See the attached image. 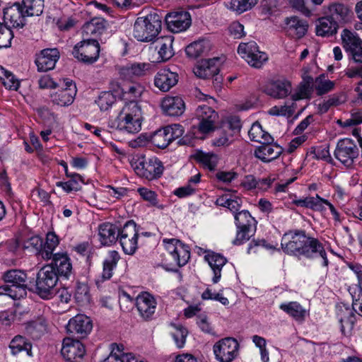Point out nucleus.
Returning a JSON list of instances; mask_svg holds the SVG:
<instances>
[{
    "mask_svg": "<svg viewBox=\"0 0 362 362\" xmlns=\"http://www.w3.org/2000/svg\"><path fill=\"white\" fill-rule=\"evenodd\" d=\"M281 247L286 254L298 257L313 258L318 254L322 258V265H328L327 253L322 243L307 235L303 230H293L284 233Z\"/></svg>",
    "mask_w": 362,
    "mask_h": 362,
    "instance_id": "f257e3e1",
    "label": "nucleus"
},
{
    "mask_svg": "<svg viewBox=\"0 0 362 362\" xmlns=\"http://www.w3.org/2000/svg\"><path fill=\"white\" fill-rule=\"evenodd\" d=\"M142 111L138 103L129 102L124 105L117 117L110 119L108 127L123 132L135 134L141 129Z\"/></svg>",
    "mask_w": 362,
    "mask_h": 362,
    "instance_id": "f03ea898",
    "label": "nucleus"
},
{
    "mask_svg": "<svg viewBox=\"0 0 362 362\" xmlns=\"http://www.w3.org/2000/svg\"><path fill=\"white\" fill-rule=\"evenodd\" d=\"M161 28V16L156 12H151L136 18L133 27V36L140 42H152L160 33Z\"/></svg>",
    "mask_w": 362,
    "mask_h": 362,
    "instance_id": "7ed1b4c3",
    "label": "nucleus"
},
{
    "mask_svg": "<svg viewBox=\"0 0 362 362\" xmlns=\"http://www.w3.org/2000/svg\"><path fill=\"white\" fill-rule=\"evenodd\" d=\"M135 173L148 180L159 178L163 173L162 162L156 157L146 158L144 155H136L130 162Z\"/></svg>",
    "mask_w": 362,
    "mask_h": 362,
    "instance_id": "20e7f679",
    "label": "nucleus"
},
{
    "mask_svg": "<svg viewBox=\"0 0 362 362\" xmlns=\"http://www.w3.org/2000/svg\"><path fill=\"white\" fill-rule=\"evenodd\" d=\"M59 276L52 264H45L37 274L36 291L44 299H49L54 295V287Z\"/></svg>",
    "mask_w": 362,
    "mask_h": 362,
    "instance_id": "39448f33",
    "label": "nucleus"
},
{
    "mask_svg": "<svg viewBox=\"0 0 362 362\" xmlns=\"http://www.w3.org/2000/svg\"><path fill=\"white\" fill-rule=\"evenodd\" d=\"M100 46L95 39H86L76 43L73 47L71 54L79 62L85 64H93L100 57Z\"/></svg>",
    "mask_w": 362,
    "mask_h": 362,
    "instance_id": "423d86ee",
    "label": "nucleus"
},
{
    "mask_svg": "<svg viewBox=\"0 0 362 362\" xmlns=\"http://www.w3.org/2000/svg\"><path fill=\"white\" fill-rule=\"evenodd\" d=\"M240 128L241 122L238 117L230 116L224 118L218 130L217 136L212 140V144L218 147L230 145L234 140L235 134Z\"/></svg>",
    "mask_w": 362,
    "mask_h": 362,
    "instance_id": "0eeeda50",
    "label": "nucleus"
},
{
    "mask_svg": "<svg viewBox=\"0 0 362 362\" xmlns=\"http://www.w3.org/2000/svg\"><path fill=\"white\" fill-rule=\"evenodd\" d=\"M139 230L133 221H127L119 230L117 240L126 255H134L138 248Z\"/></svg>",
    "mask_w": 362,
    "mask_h": 362,
    "instance_id": "6e6552de",
    "label": "nucleus"
},
{
    "mask_svg": "<svg viewBox=\"0 0 362 362\" xmlns=\"http://www.w3.org/2000/svg\"><path fill=\"white\" fill-rule=\"evenodd\" d=\"M184 129L180 124H173L155 132L150 137V141L158 148H166L173 141L180 138Z\"/></svg>",
    "mask_w": 362,
    "mask_h": 362,
    "instance_id": "1a4fd4ad",
    "label": "nucleus"
},
{
    "mask_svg": "<svg viewBox=\"0 0 362 362\" xmlns=\"http://www.w3.org/2000/svg\"><path fill=\"white\" fill-rule=\"evenodd\" d=\"M162 243L177 266L183 267L188 262L190 250L187 245L176 238H163Z\"/></svg>",
    "mask_w": 362,
    "mask_h": 362,
    "instance_id": "9d476101",
    "label": "nucleus"
},
{
    "mask_svg": "<svg viewBox=\"0 0 362 362\" xmlns=\"http://www.w3.org/2000/svg\"><path fill=\"white\" fill-rule=\"evenodd\" d=\"M195 114L199 121L197 127L199 133L206 135L215 130L218 115L214 109L207 105H199Z\"/></svg>",
    "mask_w": 362,
    "mask_h": 362,
    "instance_id": "9b49d317",
    "label": "nucleus"
},
{
    "mask_svg": "<svg viewBox=\"0 0 362 362\" xmlns=\"http://www.w3.org/2000/svg\"><path fill=\"white\" fill-rule=\"evenodd\" d=\"M239 344L231 337L222 339L213 347L216 358L220 362H231L238 354Z\"/></svg>",
    "mask_w": 362,
    "mask_h": 362,
    "instance_id": "f8f14e48",
    "label": "nucleus"
},
{
    "mask_svg": "<svg viewBox=\"0 0 362 362\" xmlns=\"http://www.w3.org/2000/svg\"><path fill=\"white\" fill-rule=\"evenodd\" d=\"M358 153L357 146L347 138L339 141L334 151L335 158L347 167L353 164Z\"/></svg>",
    "mask_w": 362,
    "mask_h": 362,
    "instance_id": "ddd939ff",
    "label": "nucleus"
},
{
    "mask_svg": "<svg viewBox=\"0 0 362 362\" xmlns=\"http://www.w3.org/2000/svg\"><path fill=\"white\" fill-rule=\"evenodd\" d=\"M61 89L51 95L54 103L60 106L71 105L74 100L77 90L72 80L64 78L59 80V86Z\"/></svg>",
    "mask_w": 362,
    "mask_h": 362,
    "instance_id": "4468645a",
    "label": "nucleus"
},
{
    "mask_svg": "<svg viewBox=\"0 0 362 362\" xmlns=\"http://www.w3.org/2000/svg\"><path fill=\"white\" fill-rule=\"evenodd\" d=\"M66 329L69 334L83 339L90 333L92 320L86 315L78 314L69 320Z\"/></svg>",
    "mask_w": 362,
    "mask_h": 362,
    "instance_id": "2eb2a0df",
    "label": "nucleus"
},
{
    "mask_svg": "<svg viewBox=\"0 0 362 362\" xmlns=\"http://www.w3.org/2000/svg\"><path fill=\"white\" fill-rule=\"evenodd\" d=\"M61 354L67 362H80L85 356L86 349L80 341L66 337L63 340Z\"/></svg>",
    "mask_w": 362,
    "mask_h": 362,
    "instance_id": "dca6fc26",
    "label": "nucleus"
},
{
    "mask_svg": "<svg viewBox=\"0 0 362 362\" xmlns=\"http://www.w3.org/2000/svg\"><path fill=\"white\" fill-rule=\"evenodd\" d=\"M154 65L148 62H134L118 68L119 76L126 80L140 78L151 74Z\"/></svg>",
    "mask_w": 362,
    "mask_h": 362,
    "instance_id": "f3484780",
    "label": "nucleus"
},
{
    "mask_svg": "<svg viewBox=\"0 0 362 362\" xmlns=\"http://www.w3.org/2000/svg\"><path fill=\"white\" fill-rule=\"evenodd\" d=\"M136 306L141 317L149 321L153 317L157 302L153 295L148 292H142L136 298Z\"/></svg>",
    "mask_w": 362,
    "mask_h": 362,
    "instance_id": "a211bd4d",
    "label": "nucleus"
},
{
    "mask_svg": "<svg viewBox=\"0 0 362 362\" xmlns=\"http://www.w3.org/2000/svg\"><path fill=\"white\" fill-rule=\"evenodd\" d=\"M292 90L291 83L286 78L269 81L264 87V92L268 95L277 98H284Z\"/></svg>",
    "mask_w": 362,
    "mask_h": 362,
    "instance_id": "6ab92c4d",
    "label": "nucleus"
},
{
    "mask_svg": "<svg viewBox=\"0 0 362 362\" xmlns=\"http://www.w3.org/2000/svg\"><path fill=\"white\" fill-rule=\"evenodd\" d=\"M168 28L173 33L186 30L191 25V16L187 11L170 13L166 15Z\"/></svg>",
    "mask_w": 362,
    "mask_h": 362,
    "instance_id": "aec40b11",
    "label": "nucleus"
},
{
    "mask_svg": "<svg viewBox=\"0 0 362 362\" xmlns=\"http://www.w3.org/2000/svg\"><path fill=\"white\" fill-rule=\"evenodd\" d=\"M282 148L273 142L262 143L255 148L254 156L262 162L268 163L277 159L282 153Z\"/></svg>",
    "mask_w": 362,
    "mask_h": 362,
    "instance_id": "412c9836",
    "label": "nucleus"
},
{
    "mask_svg": "<svg viewBox=\"0 0 362 362\" xmlns=\"http://www.w3.org/2000/svg\"><path fill=\"white\" fill-rule=\"evenodd\" d=\"M257 45L255 42L251 41L247 43H240L238 48V53L243 58L247 64L255 68H260L267 61V54L259 56V59L254 60L252 55L257 52Z\"/></svg>",
    "mask_w": 362,
    "mask_h": 362,
    "instance_id": "4be33fe9",
    "label": "nucleus"
},
{
    "mask_svg": "<svg viewBox=\"0 0 362 362\" xmlns=\"http://www.w3.org/2000/svg\"><path fill=\"white\" fill-rule=\"evenodd\" d=\"M178 82V74L164 68L158 71L154 77V85L160 90L166 92L175 86Z\"/></svg>",
    "mask_w": 362,
    "mask_h": 362,
    "instance_id": "5701e85b",
    "label": "nucleus"
},
{
    "mask_svg": "<svg viewBox=\"0 0 362 362\" xmlns=\"http://www.w3.org/2000/svg\"><path fill=\"white\" fill-rule=\"evenodd\" d=\"M59 59V52L57 49H43L35 60L37 70L45 72L53 69Z\"/></svg>",
    "mask_w": 362,
    "mask_h": 362,
    "instance_id": "b1692460",
    "label": "nucleus"
},
{
    "mask_svg": "<svg viewBox=\"0 0 362 362\" xmlns=\"http://www.w3.org/2000/svg\"><path fill=\"white\" fill-rule=\"evenodd\" d=\"M27 16L19 3H15L4 9V19L6 23L13 27H23L24 18Z\"/></svg>",
    "mask_w": 362,
    "mask_h": 362,
    "instance_id": "393cba45",
    "label": "nucleus"
},
{
    "mask_svg": "<svg viewBox=\"0 0 362 362\" xmlns=\"http://www.w3.org/2000/svg\"><path fill=\"white\" fill-rule=\"evenodd\" d=\"M49 264H52V267L57 271L58 276L69 278L72 273L71 259L66 252L55 253L53 260Z\"/></svg>",
    "mask_w": 362,
    "mask_h": 362,
    "instance_id": "a878e982",
    "label": "nucleus"
},
{
    "mask_svg": "<svg viewBox=\"0 0 362 362\" xmlns=\"http://www.w3.org/2000/svg\"><path fill=\"white\" fill-rule=\"evenodd\" d=\"M204 259L208 262L213 272L214 276L211 279L212 282L217 284L221 280V271L227 263V259L222 255L214 252H207L204 256Z\"/></svg>",
    "mask_w": 362,
    "mask_h": 362,
    "instance_id": "bb28decb",
    "label": "nucleus"
},
{
    "mask_svg": "<svg viewBox=\"0 0 362 362\" xmlns=\"http://www.w3.org/2000/svg\"><path fill=\"white\" fill-rule=\"evenodd\" d=\"M163 111L170 116H180L185 110V103L180 96H167L161 102Z\"/></svg>",
    "mask_w": 362,
    "mask_h": 362,
    "instance_id": "cd10ccee",
    "label": "nucleus"
},
{
    "mask_svg": "<svg viewBox=\"0 0 362 362\" xmlns=\"http://www.w3.org/2000/svg\"><path fill=\"white\" fill-rule=\"evenodd\" d=\"M285 22L286 32L293 38L300 39L308 31V24L307 21L297 16L286 18Z\"/></svg>",
    "mask_w": 362,
    "mask_h": 362,
    "instance_id": "c85d7f7f",
    "label": "nucleus"
},
{
    "mask_svg": "<svg viewBox=\"0 0 362 362\" xmlns=\"http://www.w3.org/2000/svg\"><path fill=\"white\" fill-rule=\"evenodd\" d=\"M173 41L174 37L172 35L161 36L156 39L155 49L158 51L160 61H168L174 55Z\"/></svg>",
    "mask_w": 362,
    "mask_h": 362,
    "instance_id": "c756f323",
    "label": "nucleus"
},
{
    "mask_svg": "<svg viewBox=\"0 0 362 362\" xmlns=\"http://www.w3.org/2000/svg\"><path fill=\"white\" fill-rule=\"evenodd\" d=\"M338 23L329 16L321 17L315 23V33L317 36L329 37L337 34Z\"/></svg>",
    "mask_w": 362,
    "mask_h": 362,
    "instance_id": "7c9ffc66",
    "label": "nucleus"
},
{
    "mask_svg": "<svg viewBox=\"0 0 362 362\" xmlns=\"http://www.w3.org/2000/svg\"><path fill=\"white\" fill-rule=\"evenodd\" d=\"M107 28V21L100 17H95L86 22L82 26L83 37H98L102 35Z\"/></svg>",
    "mask_w": 362,
    "mask_h": 362,
    "instance_id": "2f4dec72",
    "label": "nucleus"
},
{
    "mask_svg": "<svg viewBox=\"0 0 362 362\" xmlns=\"http://www.w3.org/2000/svg\"><path fill=\"white\" fill-rule=\"evenodd\" d=\"M119 230L116 225L108 222L100 224L98 227V235L101 244L110 245L115 243L118 239Z\"/></svg>",
    "mask_w": 362,
    "mask_h": 362,
    "instance_id": "473e14b6",
    "label": "nucleus"
},
{
    "mask_svg": "<svg viewBox=\"0 0 362 362\" xmlns=\"http://www.w3.org/2000/svg\"><path fill=\"white\" fill-rule=\"evenodd\" d=\"M219 69L212 59L202 60L194 67L193 72L199 78H209L218 74Z\"/></svg>",
    "mask_w": 362,
    "mask_h": 362,
    "instance_id": "72a5a7b5",
    "label": "nucleus"
},
{
    "mask_svg": "<svg viewBox=\"0 0 362 362\" xmlns=\"http://www.w3.org/2000/svg\"><path fill=\"white\" fill-rule=\"evenodd\" d=\"M351 59L356 64L360 66H350L345 71V75L350 78H362V42L355 47L349 50Z\"/></svg>",
    "mask_w": 362,
    "mask_h": 362,
    "instance_id": "f704fd0d",
    "label": "nucleus"
},
{
    "mask_svg": "<svg viewBox=\"0 0 362 362\" xmlns=\"http://www.w3.org/2000/svg\"><path fill=\"white\" fill-rule=\"evenodd\" d=\"M329 16L339 23H348L351 17L349 8L340 3H332L328 6Z\"/></svg>",
    "mask_w": 362,
    "mask_h": 362,
    "instance_id": "c9c22d12",
    "label": "nucleus"
},
{
    "mask_svg": "<svg viewBox=\"0 0 362 362\" xmlns=\"http://www.w3.org/2000/svg\"><path fill=\"white\" fill-rule=\"evenodd\" d=\"M279 308L296 321H303L307 315L306 310L296 301L281 303Z\"/></svg>",
    "mask_w": 362,
    "mask_h": 362,
    "instance_id": "e433bc0d",
    "label": "nucleus"
},
{
    "mask_svg": "<svg viewBox=\"0 0 362 362\" xmlns=\"http://www.w3.org/2000/svg\"><path fill=\"white\" fill-rule=\"evenodd\" d=\"M120 259V255L116 250L110 251L103 262L101 277L103 280H108L112 276L113 270Z\"/></svg>",
    "mask_w": 362,
    "mask_h": 362,
    "instance_id": "4c0bfd02",
    "label": "nucleus"
},
{
    "mask_svg": "<svg viewBox=\"0 0 362 362\" xmlns=\"http://www.w3.org/2000/svg\"><path fill=\"white\" fill-rule=\"evenodd\" d=\"M144 90L145 88L141 83H131L122 88L121 93L124 100L137 103Z\"/></svg>",
    "mask_w": 362,
    "mask_h": 362,
    "instance_id": "58836bf2",
    "label": "nucleus"
},
{
    "mask_svg": "<svg viewBox=\"0 0 362 362\" xmlns=\"http://www.w3.org/2000/svg\"><path fill=\"white\" fill-rule=\"evenodd\" d=\"M248 136L251 141L259 144L273 142L274 141L273 137L263 129L262 125L258 122H255L252 124L248 132Z\"/></svg>",
    "mask_w": 362,
    "mask_h": 362,
    "instance_id": "ea45409f",
    "label": "nucleus"
},
{
    "mask_svg": "<svg viewBox=\"0 0 362 362\" xmlns=\"http://www.w3.org/2000/svg\"><path fill=\"white\" fill-rule=\"evenodd\" d=\"M47 324L45 319L39 318L29 322L25 325V331L33 339H38L47 331Z\"/></svg>",
    "mask_w": 362,
    "mask_h": 362,
    "instance_id": "a19ab883",
    "label": "nucleus"
},
{
    "mask_svg": "<svg viewBox=\"0 0 362 362\" xmlns=\"http://www.w3.org/2000/svg\"><path fill=\"white\" fill-rule=\"evenodd\" d=\"M9 347L13 354L25 351L28 356H32V344L22 336H16L11 340Z\"/></svg>",
    "mask_w": 362,
    "mask_h": 362,
    "instance_id": "79ce46f5",
    "label": "nucleus"
},
{
    "mask_svg": "<svg viewBox=\"0 0 362 362\" xmlns=\"http://www.w3.org/2000/svg\"><path fill=\"white\" fill-rule=\"evenodd\" d=\"M67 177L70 178L69 181H59L56 183V185L62 188L66 193H70L72 191L76 192L81 189V183H83V180L79 174L74 173L71 176H67Z\"/></svg>",
    "mask_w": 362,
    "mask_h": 362,
    "instance_id": "37998d69",
    "label": "nucleus"
},
{
    "mask_svg": "<svg viewBox=\"0 0 362 362\" xmlns=\"http://www.w3.org/2000/svg\"><path fill=\"white\" fill-rule=\"evenodd\" d=\"M4 279L6 282L11 284V286L26 288L27 274L21 270L13 269L6 272Z\"/></svg>",
    "mask_w": 362,
    "mask_h": 362,
    "instance_id": "c03bdc74",
    "label": "nucleus"
},
{
    "mask_svg": "<svg viewBox=\"0 0 362 362\" xmlns=\"http://www.w3.org/2000/svg\"><path fill=\"white\" fill-rule=\"evenodd\" d=\"M236 228H255L256 220L247 210H243L234 215Z\"/></svg>",
    "mask_w": 362,
    "mask_h": 362,
    "instance_id": "a18cd8bd",
    "label": "nucleus"
},
{
    "mask_svg": "<svg viewBox=\"0 0 362 362\" xmlns=\"http://www.w3.org/2000/svg\"><path fill=\"white\" fill-rule=\"evenodd\" d=\"M76 302L80 306H86L90 304L91 296L89 288L86 284L78 283L74 293Z\"/></svg>",
    "mask_w": 362,
    "mask_h": 362,
    "instance_id": "49530a36",
    "label": "nucleus"
},
{
    "mask_svg": "<svg viewBox=\"0 0 362 362\" xmlns=\"http://www.w3.org/2000/svg\"><path fill=\"white\" fill-rule=\"evenodd\" d=\"M341 39L344 47L349 51L362 43V40L356 33L346 28L341 31Z\"/></svg>",
    "mask_w": 362,
    "mask_h": 362,
    "instance_id": "de8ad7c7",
    "label": "nucleus"
},
{
    "mask_svg": "<svg viewBox=\"0 0 362 362\" xmlns=\"http://www.w3.org/2000/svg\"><path fill=\"white\" fill-rule=\"evenodd\" d=\"M22 5L27 16H38L43 11L44 0H23Z\"/></svg>",
    "mask_w": 362,
    "mask_h": 362,
    "instance_id": "09e8293b",
    "label": "nucleus"
},
{
    "mask_svg": "<svg viewBox=\"0 0 362 362\" xmlns=\"http://www.w3.org/2000/svg\"><path fill=\"white\" fill-rule=\"evenodd\" d=\"M209 49L208 42L201 40L192 42L185 48L187 55L190 58H197Z\"/></svg>",
    "mask_w": 362,
    "mask_h": 362,
    "instance_id": "8fccbe9b",
    "label": "nucleus"
},
{
    "mask_svg": "<svg viewBox=\"0 0 362 362\" xmlns=\"http://www.w3.org/2000/svg\"><path fill=\"white\" fill-rule=\"evenodd\" d=\"M21 249L29 250L37 252L42 246V240L37 235H25L21 234Z\"/></svg>",
    "mask_w": 362,
    "mask_h": 362,
    "instance_id": "3c124183",
    "label": "nucleus"
},
{
    "mask_svg": "<svg viewBox=\"0 0 362 362\" xmlns=\"http://www.w3.org/2000/svg\"><path fill=\"white\" fill-rule=\"evenodd\" d=\"M216 204L228 208L234 215L238 212L242 204V200L239 197H228L227 195L220 197L216 199Z\"/></svg>",
    "mask_w": 362,
    "mask_h": 362,
    "instance_id": "603ef678",
    "label": "nucleus"
},
{
    "mask_svg": "<svg viewBox=\"0 0 362 362\" xmlns=\"http://www.w3.org/2000/svg\"><path fill=\"white\" fill-rule=\"evenodd\" d=\"M0 81L8 89L17 90L20 86L19 81L11 71L0 66Z\"/></svg>",
    "mask_w": 362,
    "mask_h": 362,
    "instance_id": "864d4df0",
    "label": "nucleus"
},
{
    "mask_svg": "<svg viewBox=\"0 0 362 362\" xmlns=\"http://www.w3.org/2000/svg\"><path fill=\"white\" fill-rule=\"evenodd\" d=\"M344 310L341 308L339 310L338 317L340 322V329L343 334L346 335L350 333L353 327V322L351 320V310L349 308L344 307V312L346 315H343Z\"/></svg>",
    "mask_w": 362,
    "mask_h": 362,
    "instance_id": "5fc2aeb1",
    "label": "nucleus"
},
{
    "mask_svg": "<svg viewBox=\"0 0 362 362\" xmlns=\"http://www.w3.org/2000/svg\"><path fill=\"white\" fill-rule=\"evenodd\" d=\"M116 102L115 95L110 91H105L100 93L95 100L96 104L101 111H107Z\"/></svg>",
    "mask_w": 362,
    "mask_h": 362,
    "instance_id": "6e6d98bb",
    "label": "nucleus"
},
{
    "mask_svg": "<svg viewBox=\"0 0 362 362\" xmlns=\"http://www.w3.org/2000/svg\"><path fill=\"white\" fill-rule=\"evenodd\" d=\"M255 231V228H236L235 237L232 240V244L236 246L245 244L254 236Z\"/></svg>",
    "mask_w": 362,
    "mask_h": 362,
    "instance_id": "4d7b16f0",
    "label": "nucleus"
},
{
    "mask_svg": "<svg viewBox=\"0 0 362 362\" xmlns=\"http://www.w3.org/2000/svg\"><path fill=\"white\" fill-rule=\"evenodd\" d=\"M171 326L174 330L171 332V335L177 348L181 349L184 347L186 342V337L188 332L185 327L181 325L173 324Z\"/></svg>",
    "mask_w": 362,
    "mask_h": 362,
    "instance_id": "13d9d810",
    "label": "nucleus"
},
{
    "mask_svg": "<svg viewBox=\"0 0 362 362\" xmlns=\"http://www.w3.org/2000/svg\"><path fill=\"white\" fill-rule=\"evenodd\" d=\"M335 83L334 81L326 79L324 75L316 78L315 81V89L318 95H322L334 89Z\"/></svg>",
    "mask_w": 362,
    "mask_h": 362,
    "instance_id": "bf43d9fd",
    "label": "nucleus"
},
{
    "mask_svg": "<svg viewBox=\"0 0 362 362\" xmlns=\"http://www.w3.org/2000/svg\"><path fill=\"white\" fill-rule=\"evenodd\" d=\"M258 0H231L229 7L233 11L242 13L255 6Z\"/></svg>",
    "mask_w": 362,
    "mask_h": 362,
    "instance_id": "052dcab7",
    "label": "nucleus"
},
{
    "mask_svg": "<svg viewBox=\"0 0 362 362\" xmlns=\"http://www.w3.org/2000/svg\"><path fill=\"white\" fill-rule=\"evenodd\" d=\"M197 160L208 169L212 170L217 165L218 158L217 155L212 153H199L197 156Z\"/></svg>",
    "mask_w": 362,
    "mask_h": 362,
    "instance_id": "680f3d73",
    "label": "nucleus"
},
{
    "mask_svg": "<svg viewBox=\"0 0 362 362\" xmlns=\"http://www.w3.org/2000/svg\"><path fill=\"white\" fill-rule=\"evenodd\" d=\"M137 191L142 199L149 202L151 206H156L160 209L164 208L163 205L158 204L157 194L154 191L148 189L146 187H140L137 189Z\"/></svg>",
    "mask_w": 362,
    "mask_h": 362,
    "instance_id": "e2e57ef3",
    "label": "nucleus"
},
{
    "mask_svg": "<svg viewBox=\"0 0 362 362\" xmlns=\"http://www.w3.org/2000/svg\"><path fill=\"white\" fill-rule=\"evenodd\" d=\"M223 290H220L218 293L212 291L211 288L207 287L206 290L202 293V298L204 300H213L220 302L222 305L228 306L229 305L228 299L223 296L222 293Z\"/></svg>",
    "mask_w": 362,
    "mask_h": 362,
    "instance_id": "0e129e2a",
    "label": "nucleus"
},
{
    "mask_svg": "<svg viewBox=\"0 0 362 362\" xmlns=\"http://www.w3.org/2000/svg\"><path fill=\"white\" fill-rule=\"evenodd\" d=\"M311 89L307 84H302L298 86L295 92L292 94L291 98L293 100H299L303 99H307L310 97Z\"/></svg>",
    "mask_w": 362,
    "mask_h": 362,
    "instance_id": "69168bd1",
    "label": "nucleus"
},
{
    "mask_svg": "<svg viewBox=\"0 0 362 362\" xmlns=\"http://www.w3.org/2000/svg\"><path fill=\"white\" fill-rule=\"evenodd\" d=\"M307 155L317 160H327L329 158V151L322 146L311 147Z\"/></svg>",
    "mask_w": 362,
    "mask_h": 362,
    "instance_id": "338daca9",
    "label": "nucleus"
},
{
    "mask_svg": "<svg viewBox=\"0 0 362 362\" xmlns=\"http://www.w3.org/2000/svg\"><path fill=\"white\" fill-rule=\"evenodd\" d=\"M13 34L11 30L7 28L0 29V47L1 48H8L11 45V40Z\"/></svg>",
    "mask_w": 362,
    "mask_h": 362,
    "instance_id": "774afa93",
    "label": "nucleus"
}]
</instances>
